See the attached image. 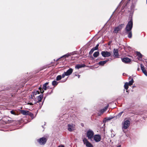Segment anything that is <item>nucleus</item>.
<instances>
[{"instance_id": "obj_1", "label": "nucleus", "mask_w": 147, "mask_h": 147, "mask_svg": "<svg viewBox=\"0 0 147 147\" xmlns=\"http://www.w3.org/2000/svg\"><path fill=\"white\" fill-rule=\"evenodd\" d=\"M86 136L88 139L91 141H93V138L94 136V133L93 131L91 129H89L86 132Z\"/></svg>"}, {"instance_id": "obj_2", "label": "nucleus", "mask_w": 147, "mask_h": 147, "mask_svg": "<svg viewBox=\"0 0 147 147\" xmlns=\"http://www.w3.org/2000/svg\"><path fill=\"white\" fill-rule=\"evenodd\" d=\"M133 26V22L132 18H131L129 21L128 22L125 28V30L127 32L130 31L131 30Z\"/></svg>"}, {"instance_id": "obj_3", "label": "nucleus", "mask_w": 147, "mask_h": 147, "mask_svg": "<svg viewBox=\"0 0 147 147\" xmlns=\"http://www.w3.org/2000/svg\"><path fill=\"white\" fill-rule=\"evenodd\" d=\"M83 141L84 144L87 147H93V145L88 141L86 138H83Z\"/></svg>"}, {"instance_id": "obj_4", "label": "nucleus", "mask_w": 147, "mask_h": 147, "mask_svg": "<svg viewBox=\"0 0 147 147\" xmlns=\"http://www.w3.org/2000/svg\"><path fill=\"white\" fill-rule=\"evenodd\" d=\"M47 139L45 137H42L37 140V141L40 145H44L46 143Z\"/></svg>"}, {"instance_id": "obj_5", "label": "nucleus", "mask_w": 147, "mask_h": 147, "mask_svg": "<svg viewBox=\"0 0 147 147\" xmlns=\"http://www.w3.org/2000/svg\"><path fill=\"white\" fill-rule=\"evenodd\" d=\"M130 124V121L129 120L126 119L125 120L123 123V128L124 129H126L128 128Z\"/></svg>"}, {"instance_id": "obj_6", "label": "nucleus", "mask_w": 147, "mask_h": 147, "mask_svg": "<svg viewBox=\"0 0 147 147\" xmlns=\"http://www.w3.org/2000/svg\"><path fill=\"white\" fill-rule=\"evenodd\" d=\"M68 130L69 131H72L75 130V125L73 124H69L68 125Z\"/></svg>"}, {"instance_id": "obj_7", "label": "nucleus", "mask_w": 147, "mask_h": 147, "mask_svg": "<svg viewBox=\"0 0 147 147\" xmlns=\"http://www.w3.org/2000/svg\"><path fill=\"white\" fill-rule=\"evenodd\" d=\"M93 138L96 142H98L100 141L101 137L99 135H95L94 136Z\"/></svg>"}, {"instance_id": "obj_8", "label": "nucleus", "mask_w": 147, "mask_h": 147, "mask_svg": "<svg viewBox=\"0 0 147 147\" xmlns=\"http://www.w3.org/2000/svg\"><path fill=\"white\" fill-rule=\"evenodd\" d=\"M102 56L104 57H108L110 56L111 53L107 51H102L101 53Z\"/></svg>"}, {"instance_id": "obj_9", "label": "nucleus", "mask_w": 147, "mask_h": 147, "mask_svg": "<svg viewBox=\"0 0 147 147\" xmlns=\"http://www.w3.org/2000/svg\"><path fill=\"white\" fill-rule=\"evenodd\" d=\"M48 84V83H46L43 85L42 88L40 87L39 88V89L40 90V92L41 93H43V92H44V90H43L42 91V90H47V85Z\"/></svg>"}, {"instance_id": "obj_10", "label": "nucleus", "mask_w": 147, "mask_h": 147, "mask_svg": "<svg viewBox=\"0 0 147 147\" xmlns=\"http://www.w3.org/2000/svg\"><path fill=\"white\" fill-rule=\"evenodd\" d=\"M123 25L124 24H121L116 27L114 29V32L115 33H117L121 29Z\"/></svg>"}, {"instance_id": "obj_11", "label": "nucleus", "mask_w": 147, "mask_h": 147, "mask_svg": "<svg viewBox=\"0 0 147 147\" xmlns=\"http://www.w3.org/2000/svg\"><path fill=\"white\" fill-rule=\"evenodd\" d=\"M73 69L71 68H69L66 72H65V73L66 76H69L72 73Z\"/></svg>"}, {"instance_id": "obj_12", "label": "nucleus", "mask_w": 147, "mask_h": 147, "mask_svg": "<svg viewBox=\"0 0 147 147\" xmlns=\"http://www.w3.org/2000/svg\"><path fill=\"white\" fill-rule=\"evenodd\" d=\"M122 61L125 63H127L131 61V60L127 57L121 59Z\"/></svg>"}, {"instance_id": "obj_13", "label": "nucleus", "mask_w": 147, "mask_h": 147, "mask_svg": "<svg viewBox=\"0 0 147 147\" xmlns=\"http://www.w3.org/2000/svg\"><path fill=\"white\" fill-rule=\"evenodd\" d=\"M36 97H37L38 99V100L37 101L36 103L40 104V103H39V102L41 101V100L43 97V95H40L38 96H37ZM34 103L36 104V103L35 102Z\"/></svg>"}, {"instance_id": "obj_14", "label": "nucleus", "mask_w": 147, "mask_h": 147, "mask_svg": "<svg viewBox=\"0 0 147 147\" xmlns=\"http://www.w3.org/2000/svg\"><path fill=\"white\" fill-rule=\"evenodd\" d=\"M114 56L116 58H117L119 56L118 51L117 49H114L113 50Z\"/></svg>"}, {"instance_id": "obj_15", "label": "nucleus", "mask_w": 147, "mask_h": 147, "mask_svg": "<svg viewBox=\"0 0 147 147\" xmlns=\"http://www.w3.org/2000/svg\"><path fill=\"white\" fill-rule=\"evenodd\" d=\"M20 112L22 114L24 115H28L29 112L28 111L21 110Z\"/></svg>"}, {"instance_id": "obj_16", "label": "nucleus", "mask_w": 147, "mask_h": 147, "mask_svg": "<svg viewBox=\"0 0 147 147\" xmlns=\"http://www.w3.org/2000/svg\"><path fill=\"white\" fill-rule=\"evenodd\" d=\"M108 61V60H106L104 61H100L99 63L98 64L101 65L103 66V65L105 64Z\"/></svg>"}, {"instance_id": "obj_17", "label": "nucleus", "mask_w": 147, "mask_h": 147, "mask_svg": "<svg viewBox=\"0 0 147 147\" xmlns=\"http://www.w3.org/2000/svg\"><path fill=\"white\" fill-rule=\"evenodd\" d=\"M84 65H80V64H78L76 65L75 66V68L77 69H79L81 67H84Z\"/></svg>"}, {"instance_id": "obj_18", "label": "nucleus", "mask_w": 147, "mask_h": 147, "mask_svg": "<svg viewBox=\"0 0 147 147\" xmlns=\"http://www.w3.org/2000/svg\"><path fill=\"white\" fill-rule=\"evenodd\" d=\"M114 117H108L104 119V120L103 121L104 122H105V119L107 121L110 120Z\"/></svg>"}, {"instance_id": "obj_19", "label": "nucleus", "mask_w": 147, "mask_h": 147, "mask_svg": "<svg viewBox=\"0 0 147 147\" xmlns=\"http://www.w3.org/2000/svg\"><path fill=\"white\" fill-rule=\"evenodd\" d=\"M39 94V92L38 90H35L33 92V97L35 98V96Z\"/></svg>"}, {"instance_id": "obj_20", "label": "nucleus", "mask_w": 147, "mask_h": 147, "mask_svg": "<svg viewBox=\"0 0 147 147\" xmlns=\"http://www.w3.org/2000/svg\"><path fill=\"white\" fill-rule=\"evenodd\" d=\"M129 86L128 82H126L124 84V87L126 90H127L128 88V86Z\"/></svg>"}, {"instance_id": "obj_21", "label": "nucleus", "mask_w": 147, "mask_h": 147, "mask_svg": "<svg viewBox=\"0 0 147 147\" xmlns=\"http://www.w3.org/2000/svg\"><path fill=\"white\" fill-rule=\"evenodd\" d=\"M99 54V52L98 51L96 52L93 54V55L94 57H97Z\"/></svg>"}, {"instance_id": "obj_22", "label": "nucleus", "mask_w": 147, "mask_h": 147, "mask_svg": "<svg viewBox=\"0 0 147 147\" xmlns=\"http://www.w3.org/2000/svg\"><path fill=\"white\" fill-rule=\"evenodd\" d=\"M137 55L138 56V57L139 58V59H140L141 58H142V55L139 52H137Z\"/></svg>"}, {"instance_id": "obj_23", "label": "nucleus", "mask_w": 147, "mask_h": 147, "mask_svg": "<svg viewBox=\"0 0 147 147\" xmlns=\"http://www.w3.org/2000/svg\"><path fill=\"white\" fill-rule=\"evenodd\" d=\"M108 106L105 107L103 109L101 110V113H103L104 112H105L107 110V109L108 108Z\"/></svg>"}, {"instance_id": "obj_24", "label": "nucleus", "mask_w": 147, "mask_h": 147, "mask_svg": "<svg viewBox=\"0 0 147 147\" xmlns=\"http://www.w3.org/2000/svg\"><path fill=\"white\" fill-rule=\"evenodd\" d=\"M134 82V80L133 79H131V80H130L129 83H128V84H129V86H130Z\"/></svg>"}, {"instance_id": "obj_25", "label": "nucleus", "mask_w": 147, "mask_h": 147, "mask_svg": "<svg viewBox=\"0 0 147 147\" xmlns=\"http://www.w3.org/2000/svg\"><path fill=\"white\" fill-rule=\"evenodd\" d=\"M111 137L112 138H113L115 136V134L114 132L113 131L112 129L111 130Z\"/></svg>"}, {"instance_id": "obj_26", "label": "nucleus", "mask_w": 147, "mask_h": 147, "mask_svg": "<svg viewBox=\"0 0 147 147\" xmlns=\"http://www.w3.org/2000/svg\"><path fill=\"white\" fill-rule=\"evenodd\" d=\"M58 84V82H57L56 81H53L52 82V84L53 86H56Z\"/></svg>"}, {"instance_id": "obj_27", "label": "nucleus", "mask_w": 147, "mask_h": 147, "mask_svg": "<svg viewBox=\"0 0 147 147\" xmlns=\"http://www.w3.org/2000/svg\"><path fill=\"white\" fill-rule=\"evenodd\" d=\"M61 75H58L56 77V80L59 81L61 79Z\"/></svg>"}, {"instance_id": "obj_28", "label": "nucleus", "mask_w": 147, "mask_h": 147, "mask_svg": "<svg viewBox=\"0 0 147 147\" xmlns=\"http://www.w3.org/2000/svg\"><path fill=\"white\" fill-rule=\"evenodd\" d=\"M28 115H29L32 119H33L34 118V115L30 112H29Z\"/></svg>"}, {"instance_id": "obj_29", "label": "nucleus", "mask_w": 147, "mask_h": 147, "mask_svg": "<svg viewBox=\"0 0 147 147\" xmlns=\"http://www.w3.org/2000/svg\"><path fill=\"white\" fill-rule=\"evenodd\" d=\"M123 112H121L119 113L116 116V117L117 118H119L121 116V115L123 113Z\"/></svg>"}, {"instance_id": "obj_30", "label": "nucleus", "mask_w": 147, "mask_h": 147, "mask_svg": "<svg viewBox=\"0 0 147 147\" xmlns=\"http://www.w3.org/2000/svg\"><path fill=\"white\" fill-rule=\"evenodd\" d=\"M95 51L94 49L93 48H92V49L91 50L90 52H89V54L90 55H91L94 51Z\"/></svg>"}, {"instance_id": "obj_31", "label": "nucleus", "mask_w": 147, "mask_h": 147, "mask_svg": "<svg viewBox=\"0 0 147 147\" xmlns=\"http://www.w3.org/2000/svg\"><path fill=\"white\" fill-rule=\"evenodd\" d=\"M128 36L129 38H131L132 37V33L131 32H129L128 35Z\"/></svg>"}, {"instance_id": "obj_32", "label": "nucleus", "mask_w": 147, "mask_h": 147, "mask_svg": "<svg viewBox=\"0 0 147 147\" xmlns=\"http://www.w3.org/2000/svg\"><path fill=\"white\" fill-rule=\"evenodd\" d=\"M99 46V45L98 44L95 47L93 48L94 49V50H97L98 49V47Z\"/></svg>"}, {"instance_id": "obj_33", "label": "nucleus", "mask_w": 147, "mask_h": 147, "mask_svg": "<svg viewBox=\"0 0 147 147\" xmlns=\"http://www.w3.org/2000/svg\"><path fill=\"white\" fill-rule=\"evenodd\" d=\"M70 54L67 53V54L63 55V57H69V56H70Z\"/></svg>"}, {"instance_id": "obj_34", "label": "nucleus", "mask_w": 147, "mask_h": 147, "mask_svg": "<svg viewBox=\"0 0 147 147\" xmlns=\"http://www.w3.org/2000/svg\"><path fill=\"white\" fill-rule=\"evenodd\" d=\"M65 76H66V75L64 72V73L62 75L61 78H63Z\"/></svg>"}, {"instance_id": "obj_35", "label": "nucleus", "mask_w": 147, "mask_h": 147, "mask_svg": "<svg viewBox=\"0 0 147 147\" xmlns=\"http://www.w3.org/2000/svg\"><path fill=\"white\" fill-rule=\"evenodd\" d=\"M142 72L145 75H146V76H147V72L146 70L143 71H142Z\"/></svg>"}, {"instance_id": "obj_36", "label": "nucleus", "mask_w": 147, "mask_h": 147, "mask_svg": "<svg viewBox=\"0 0 147 147\" xmlns=\"http://www.w3.org/2000/svg\"><path fill=\"white\" fill-rule=\"evenodd\" d=\"M10 112H11V113L12 114H13V115H16L15 112L14 111H13V110L11 111H10Z\"/></svg>"}, {"instance_id": "obj_37", "label": "nucleus", "mask_w": 147, "mask_h": 147, "mask_svg": "<svg viewBox=\"0 0 147 147\" xmlns=\"http://www.w3.org/2000/svg\"><path fill=\"white\" fill-rule=\"evenodd\" d=\"M140 66L142 70L143 69H144V65L142 64H141L140 65Z\"/></svg>"}, {"instance_id": "obj_38", "label": "nucleus", "mask_w": 147, "mask_h": 147, "mask_svg": "<svg viewBox=\"0 0 147 147\" xmlns=\"http://www.w3.org/2000/svg\"><path fill=\"white\" fill-rule=\"evenodd\" d=\"M28 105H33V104L31 103V102H30V103H28Z\"/></svg>"}, {"instance_id": "obj_39", "label": "nucleus", "mask_w": 147, "mask_h": 147, "mask_svg": "<svg viewBox=\"0 0 147 147\" xmlns=\"http://www.w3.org/2000/svg\"><path fill=\"white\" fill-rule=\"evenodd\" d=\"M58 147H65L63 145H60Z\"/></svg>"}, {"instance_id": "obj_40", "label": "nucleus", "mask_w": 147, "mask_h": 147, "mask_svg": "<svg viewBox=\"0 0 147 147\" xmlns=\"http://www.w3.org/2000/svg\"><path fill=\"white\" fill-rule=\"evenodd\" d=\"M75 76H78V78H79L80 77V75H75Z\"/></svg>"}, {"instance_id": "obj_41", "label": "nucleus", "mask_w": 147, "mask_h": 147, "mask_svg": "<svg viewBox=\"0 0 147 147\" xmlns=\"http://www.w3.org/2000/svg\"><path fill=\"white\" fill-rule=\"evenodd\" d=\"M145 70H146L144 68L142 70V71H144Z\"/></svg>"}, {"instance_id": "obj_42", "label": "nucleus", "mask_w": 147, "mask_h": 147, "mask_svg": "<svg viewBox=\"0 0 147 147\" xmlns=\"http://www.w3.org/2000/svg\"><path fill=\"white\" fill-rule=\"evenodd\" d=\"M41 106H40V108H41Z\"/></svg>"}, {"instance_id": "obj_43", "label": "nucleus", "mask_w": 147, "mask_h": 147, "mask_svg": "<svg viewBox=\"0 0 147 147\" xmlns=\"http://www.w3.org/2000/svg\"><path fill=\"white\" fill-rule=\"evenodd\" d=\"M130 78H129V79H130Z\"/></svg>"}, {"instance_id": "obj_44", "label": "nucleus", "mask_w": 147, "mask_h": 147, "mask_svg": "<svg viewBox=\"0 0 147 147\" xmlns=\"http://www.w3.org/2000/svg\"><path fill=\"white\" fill-rule=\"evenodd\" d=\"M146 3H147V1H146Z\"/></svg>"}, {"instance_id": "obj_45", "label": "nucleus", "mask_w": 147, "mask_h": 147, "mask_svg": "<svg viewBox=\"0 0 147 147\" xmlns=\"http://www.w3.org/2000/svg\"><path fill=\"white\" fill-rule=\"evenodd\" d=\"M130 0H129V1H130Z\"/></svg>"}, {"instance_id": "obj_46", "label": "nucleus", "mask_w": 147, "mask_h": 147, "mask_svg": "<svg viewBox=\"0 0 147 147\" xmlns=\"http://www.w3.org/2000/svg\"><path fill=\"white\" fill-rule=\"evenodd\" d=\"M146 1H147V0H146Z\"/></svg>"}]
</instances>
